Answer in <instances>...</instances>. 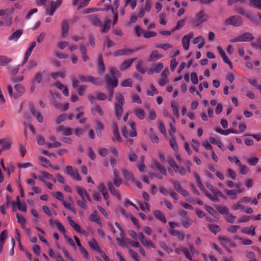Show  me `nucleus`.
Instances as JSON below:
<instances>
[{"instance_id":"1","label":"nucleus","mask_w":261,"mask_h":261,"mask_svg":"<svg viewBox=\"0 0 261 261\" xmlns=\"http://www.w3.org/2000/svg\"><path fill=\"white\" fill-rule=\"evenodd\" d=\"M128 234L134 240H137L138 238H139L142 244L146 248H155L154 243L150 240L146 238L142 232H140L137 234L134 230H129Z\"/></svg>"},{"instance_id":"2","label":"nucleus","mask_w":261,"mask_h":261,"mask_svg":"<svg viewBox=\"0 0 261 261\" xmlns=\"http://www.w3.org/2000/svg\"><path fill=\"white\" fill-rule=\"evenodd\" d=\"M208 19V15L204 11L201 10L196 14L193 23L194 26L197 27L207 21Z\"/></svg>"},{"instance_id":"3","label":"nucleus","mask_w":261,"mask_h":261,"mask_svg":"<svg viewBox=\"0 0 261 261\" xmlns=\"http://www.w3.org/2000/svg\"><path fill=\"white\" fill-rule=\"evenodd\" d=\"M226 25H232L235 27H239L242 23V18L237 15L231 16L225 20Z\"/></svg>"},{"instance_id":"4","label":"nucleus","mask_w":261,"mask_h":261,"mask_svg":"<svg viewBox=\"0 0 261 261\" xmlns=\"http://www.w3.org/2000/svg\"><path fill=\"white\" fill-rule=\"evenodd\" d=\"M79 78L82 82H91L93 84L97 85H100L102 84V82L100 79L98 78H95L91 76L82 75L80 76Z\"/></svg>"},{"instance_id":"5","label":"nucleus","mask_w":261,"mask_h":261,"mask_svg":"<svg viewBox=\"0 0 261 261\" xmlns=\"http://www.w3.org/2000/svg\"><path fill=\"white\" fill-rule=\"evenodd\" d=\"M67 173L72 177V178L76 180H82V177L80 175L78 170L74 169L72 166H67L66 168Z\"/></svg>"},{"instance_id":"6","label":"nucleus","mask_w":261,"mask_h":261,"mask_svg":"<svg viewBox=\"0 0 261 261\" xmlns=\"http://www.w3.org/2000/svg\"><path fill=\"white\" fill-rule=\"evenodd\" d=\"M75 189L76 192L80 196L82 199H87L89 202L92 201V199L89 194L85 189L80 186L76 187Z\"/></svg>"},{"instance_id":"7","label":"nucleus","mask_w":261,"mask_h":261,"mask_svg":"<svg viewBox=\"0 0 261 261\" xmlns=\"http://www.w3.org/2000/svg\"><path fill=\"white\" fill-rule=\"evenodd\" d=\"M217 50L220 54L223 62L228 65L229 67L232 69V64L231 61L229 60L228 57L226 55L225 51L223 50L222 47L220 46H218L217 47Z\"/></svg>"},{"instance_id":"8","label":"nucleus","mask_w":261,"mask_h":261,"mask_svg":"<svg viewBox=\"0 0 261 261\" xmlns=\"http://www.w3.org/2000/svg\"><path fill=\"white\" fill-rule=\"evenodd\" d=\"M194 36V33L193 32H190L182 37L181 40L183 48L186 50H188L189 49L190 39L192 38Z\"/></svg>"},{"instance_id":"9","label":"nucleus","mask_w":261,"mask_h":261,"mask_svg":"<svg viewBox=\"0 0 261 261\" xmlns=\"http://www.w3.org/2000/svg\"><path fill=\"white\" fill-rule=\"evenodd\" d=\"M56 131L63 136H68L72 135L73 129L63 125H60L56 128Z\"/></svg>"},{"instance_id":"10","label":"nucleus","mask_w":261,"mask_h":261,"mask_svg":"<svg viewBox=\"0 0 261 261\" xmlns=\"http://www.w3.org/2000/svg\"><path fill=\"white\" fill-rule=\"evenodd\" d=\"M38 178L43 183H46V182H47V180H52L55 182L56 181V179L54 178L53 176L46 172H41L40 175L38 176Z\"/></svg>"},{"instance_id":"11","label":"nucleus","mask_w":261,"mask_h":261,"mask_svg":"<svg viewBox=\"0 0 261 261\" xmlns=\"http://www.w3.org/2000/svg\"><path fill=\"white\" fill-rule=\"evenodd\" d=\"M61 3L62 0L51 1L50 4V9L47 11V14L50 16L53 15L57 9L61 5Z\"/></svg>"},{"instance_id":"12","label":"nucleus","mask_w":261,"mask_h":261,"mask_svg":"<svg viewBox=\"0 0 261 261\" xmlns=\"http://www.w3.org/2000/svg\"><path fill=\"white\" fill-rule=\"evenodd\" d=\"M105 80L108 86L112 88H115L118 85V80L114 77H111L109 75H107L105 77Z\"/></svg>"},{"instance_id":"13","label":"nucleus","mask_w":261,"mask_h":261,"mask_svg":"<svg viewBox=\"0 0 261 261\" xmlns=\"http://www.w3.org/2000/svg\"><path fill=\"white\" fill-rule=\"evenodd\" d=\"M120 238H116L117 244L121 247L126 246L125 243H127L129 239L125 237L124 231L119 232Z\"/></svg>"},{"instance_id":"14","label":"nucleus","mask_w":261,"mask_h":261,"mask_svg":"<svg viewBox=\"0 0 261 261\" xmlns=\"http://www.w3.org/2000/svg\"><path fill=\"white\" fill-rule=\"evenodd\" d=\"M225 194L229 197L230 199L235 200L238 198V195L242 192V190L237 191V190H224Z\"/></svg>"},{"instance_id":"15","label":"nucleus","mask_w":261,"mask_h":261,"mask_svg":"<svg viewBox=\"0 0 261 261\" xmlns=\"http://www.w3.org/2000/svg\"><path fill=\"white\" fill-rule=\"evenodd\" d=\"M1 144L3 150H8L11 147L12 141L9 138H4L1 139Z\"/></svg>"},{"instance_id":"16","label":"nucleus","mask_w":261,"mask_h":261,"mask_svg":"<svg viewBox=\"0 0 261 261\" xmlns=\"http://www.w3.org/2000/svg\"><path fill=\"white\" fill-rule=\"evenodd\" d=\"M68 221L70 223L71 226L77 232L84 234L86 233L85 230H81V226L77 224L74 221H73L70 217H68L67 218Z\"/></svg>"},{"instance_id":"17","label":"nucleus","mask_w":261,"mask_h":261,"mask_svg":"<svg viewBox=\"0 0 261 261\" xmlns=\"http://www.w3.org/2000/svg\"><path fill=\"white\" fill-rule=\"evenodd\" d=\"M151 168L155 170H158L162 174H166L167 173L166 168L154 160L152 161Z\"/></svg>"},{"instance_id":"18","label":"nucleus","mask_w":261,"mask_h":261,"mask_svg":"<svg viewBox=\"0 0 261 261\" xmlns=\"http://www.w3.org/2000/svg\"><path fill=\"white\" fill-rule=\"evenodd\" d=\"M55 86L59 90L62 91L63 94L65 96H69V90L67 86L63 85L60 82H56Z\"/></svg>"},{"instance_id":"19","label":"nucleus","mask_w":261,"mask_h":261,"mask_svg":"<svg viewBox=\"0 0 261 261\" xmlns=\"http://www.w3.org/2000/svg\"><path fill=\"white\" fill-rule=\"evenodd\" d=\"M14 89L16 91L14 93L13 97L15 98H18L21 96L25 91V89L20 84H16L14 87Z\"/></svg>"},{"instance_id":"20","label":"nucleus","mask_w":261,"mask_h":261,"mask_svg":"<svg viewBox=\"0 0 261 261\" xmlns=\"http://www.w3.org/2000/svg\"><path fill=\"white\" fill-rule=\"evenodd\" d=\"M30 110L39 122L42 123L43 121V116L40 111L36 110L33 106L31 107Z\"/></svg>"},{"instance_id":"21","label":"nucleus","mask_w":261,"mask_h":261,"mask_svg":"<svg viewBox=\"0 0 261 261\" xmlns=\"http://www.w3.org/2000/svg\"><path fill=\"white\" fill-rule=\"evenodd\" d=\"M163 56H164L163 55L159 54L158 51L153 50L151 53L150 55H149L148 61L149 62H155L158 60L163 57Z\"/></svg>"},{"instance_id":"22","label":"nucleus","mask_w":261,"mask_h":261,"mask_svg":"<svg viewBox=\"0 0 261 261\" xmlns=\"http://www.w3.org/2000/svg\"><path fill=\"white\" fill-rule=\"evenodd\" d=\"M97 188L102 193L105 200L109 199V195L108 191L103 183H100Z\"/></svg>"},{"instance_id":"23","label":"nucleus","mask_w":261,"mask_h":261,"mask_svg":"<svg viewBox=\"0 0 261 261\" xmlns=\"http://www.w3.org/2000/svg\"><path fill=\"white\" fill-rule=\"evenodd\" d=\"M49 222L51 225H56L57 227L61 232L64 233V235L66 234V231L63 225L59 221L57 220H54L53 219H50L49 220Z\"/></svg>"},{"instance_id":"24","label":"nucleus","mask_w":261,"mask_h":261,"mask_svg":"<svg viewBox=\"0 0 261 261\" xmlns=\"http://www.w3.org/2000/svg\"><path fill=\"white\" fill-rule=\"evenodd\" d=\"M219 241H220L221 244L226 247L227 248V250L229 252H231V251L229 249H228V246L229 245V244L230 243V241H231V239L230 238H229L228 237H225V236H221L220 237Z\"/></svg>"},{"instance_id":"25","label":"nucleus","mask_w":261,"mask_h":261,"mask_svg":"<svg viewBox=\"0 0 261 261\" xmlns=\"http://www.w3.org/2000/svg\"><path fill=\"white\" fill-rule=\"evenodd\" d=\"M135 50L130 49H119L114 53L113 56L117 57L125 55H130L134 53Z\"/></svg>"},{"instance_id":"26","label":"nucleus","mask_w":261,"mask_h":261,"mask_svg":"<svg viewBox=\"0 0 261 261\" xmlns=\"http://www.w3.org/2000/svg\"><path fill=\"white\" fill-rule=\"evenodd\" d=\"M69 30V23L67 20L63 21L62 23V36L65 38L68 35Z\"/></svg>"},{"instance_id":"27","label":"nucleus","mask_w":261,"mask_h":261,"mask_svg":"<svg viewBox=\"0 0 261 261\" xmlns=\"http://www.w3.org/2000/svg\"><path fill=\"white\" fill-rule=\"evenodd\" d=\"M89 20L92 24L97 27H102L100 18L97 16L92 15L90 16Z\"/></svg>"},{"instance_id":"28","label":"nucleus","mask_w":261,"mask_h":261,"mask_svg":"<svg viewBox=\"0 0 261 261\" xmlns=\"http://www.w3.org/2000/svg\"><path fill=\"white\" fill-rule=\"evenodd\" d=\"M23 33L22 29H18L14 32L9 37V40L10 41H17Z\"/></svg>"},{"instance_id":"29","label":"nucleus","mask_w":261,"mask_h":261,"mask_svg":"<svg viewBox=\"0 0 261 261\" xmlns=\"http://www.w3.org/2000/svg\"><path fill=\"white\" fill-rule=\"evenodd\" d=\"M215 130L217 133H218L220 134L221 135H224V136H227L230 133L236 134H237L239 133V132L237 130L231 129H228L227 130H223V129H221L220 128H216Z\"/></svg>"},{"instance_id":"30","label":"nucleus","mask_w":261,"mask_h":261,"mask_svg":"<svg viewBox=\"0 0 261 261\" xmlns=\"http://www.w3.org/2000/svg\"><path fill=\"white\" fill-rule=\"evenodd\" d=\"M133 112L136 117L141 120H143L145 118V113L142 109L136 108L133 110Z\"/></svg>"},{"instance_id":"31","label":"nucleus","mask_w":261,"mask_h":261,"mask_svg":"<svg viewBox=\"0 0 261 261\" xmlns=\"http://www.w3.org/2000/svg\"><path fill=\"white\" fill-rule=\"evenodd\" d=\"M242 42H248L252 40L254 37L252 34L250 33H245L240 35Z\"/></svg>"},{"instance_id":"32","label":"nucleus","mask_w":261,"mask_h":261,"mask_svg":"<svg viewBox=\"0 0 261 261\" xmlns=\"http://www.w3.org/2000/svg\"><path fill=\"white\" fill-rule=\"evenodd\" d=\"M134 59H130L124 61L120 65L119 68L121 71H124L128 69L132 64Z\"/></svg>"},{"instance_id":"33","label":"nucleus","mask_w":261,"mask_h":261,"mask_svg":"<svg viewBox=\"0 0 261 261\" xmlns=\"http://www.w3.org/2000/svg\"><path fill=\"white\" fill-rule=\"evenodd\" d=\"M113 128L114 134L113 140L114 141H121V139L119 134L118 126L116 123H113Z\"/></svg>"},{"instance_id":"34","label":"nucleus","mask_w":261,"mask_h":261,"mask_svg":"<svg viewBox=\"0 0 261 261\" xmlns=\"http://www.w3.org/2000/svg\"><path fill=\"white\" fill-rule=\"evenodd\" d=\"M154 217L160 221L166 223V219L165 215L160 211L156 210L153 213Z\"/></svg>"},{"instance_id":"35","label":"nucleus","mask_w":261,"mask_h":261,"mask_svg":"<svg viewBox=\"0 0 261 261\" xmlns=\"http://www.w3.org/2000/svg\"><path fill=\"white\" fill-rule=\"evenodd\" d=\"M230 207L233 211L240 210L242 212H243L245 209V206L242 204V202L240 200L238 201L237 202L233 203L230 206Z\"/></svg>"},{"instance_id":"36","label":"nucleus","mask_w":261,"mask_h":261,"mask_svg":"<svg viewBox=\"0 0 261 261\" xmlns=\"http://www.w3.org/2000/svg\"><path fill=\"white\" fill-rule=\"evenodd\" d=\"M170 234L176 236L180 241H183L185 239V234L177 230H171L169 231Z\"/></svg>"},{"instance_id":"37","label":"nucleus","mask_w":261,"mask_h":261,"mask_svg":"<svg viewBox=\"0 0 261 261\" xmlns=\"http://www.w3.org/2000/svg\"><path fill=\"white\" fill-rule=\"evenodd\" d=\"M241 231L243 233L250 234L252 236L255 235V227L251 226L250 227H245L242 229Z\"/></svg>"},{"instance_id":"38","label":"nucleus","mask_w":261,"mask_h":261,"mask_svg":"<svg viewBox=\"0 0 261 261\" xmlns=\"http://www.w3.org/2000/svg\"><path fill=\"white\" fill-rule=\"evenodd\" d=\"M89 219L91 221L94 222L97 224L101 225L100 218L96 211H95L92 214L90 215Z\"/></svg>"},{"instance_id":"39","label":"nucleus","mask_w":261,"mask_h":261,"mask_svg":"<svg viewBox=\"0 0 261 261\" xmlns=\"http://www.w3.org/2000/svg\"><path fill=\"white\" fill-rule=\"evenodd\" d=\"M11 61V59L7 56L0 55V66H7Z\"/></svg>"},{"instance_id":"40","label":"nucleus","mask_w":261,"mask_h":261,"mask_svg":"<svg viewBox=\"0 0 261 261\" xmlns=\"http://www.w3.org/2000/svg\"><path fill=\"white\" fill-rule=\"evenodd\" d=\"M95 129L97 136H100L101 131L104 129V125L100 121H96L95 124Z\"/></svg>"},{"instance_id":"41","label":"nucleus","mask_w":261,"mask_h":261,"mask_svg":"<svg viewBox=\"0 0 261 261\" xmlns=\"http://www.w3.org/2000/svg\"><path fill=\"white\" fill-rule=\"evenodd\" d=\"M171 108L172 109V111L174 115L176 117L178 118L179 117V112H178V103L175 101H172L171 103Z\"/></svg>"},{"instance_id":"42","label":"nucleus","mask_w":261,"mask_h":261,"mask_svg":"<svg viewBox=\"0 0 261 261\" xmlns=\"http://www.w3.org/2000/svg\"><path fill=\"white\" fill-rule=\"evenodd\" d=\"M128 124L130 126V127L132 129V131L130 133V137H136L137 135V132H136V124L133 121H129L128 122Z\"/></svg>"},{"instance_id":"43","label":"nucleus","mask_w":261,"mask_h":261,"mask_svg":"<svg viewBox=\"0 0 261 261\" xmlns=\"http://www.w3.org/2000/svg\"><path fill=\"white\" fill-rule=\"evenodd\" d=\"M210 141L211 143L217 145L220 149L222 150H224V146L222 142L218 139H217L214 137H211L210 138Z\"/></svg>"},{"instance_id":"44","label":"nucleus","mask_w":261,"mask_h":261,"mask_svg":"<svg viewBox=\"0 0 261 261\" xmlns=\"http://www.w3.org/2000/svg\"><path fill=\"white\" fill-rule=\"evenodd\" d=\"M66 75V71L65 70H61L60 72H54L51 74V77L55 79H57L59 77L64 79Z\"/></svg>"},{"instance_id":"45","label":"nucleus","mask_w":261,"mask_h":261,"mask_svg":"<svg viewBox=\"0 0 261 261\" xmlns=\"http://www.w3.org/2000/svg\"><path fill=\"white\" fill-rule=\"evenodd\" d=\"M89 246L93 250H96L98 252L101 251L100 248L98 245V244L96 240L94 239H92L88 242Z\"/></svg>"},{"instance_id":"46","label":"nucleus","mask_w":261,"mask_h":261,"mask_svg":"<svg viewBox=\"0 0 261 261\" xmlns=\"http://www.w3.org/2000/svg\"><path fill=\"white\" fill-rule=\"evenodd\" d=\"M159 23L165 25L167 23V15L165 13H161L159 15Z\"/></svg>"},{"instance_id":"47","label":"nucleus","mask_w":261,"mask_h":261,"mask_svg":"<svg viewBox=\"0 0 261 261\" xmlns=\"http://www.w3.org/2000/svg\"><path fill=\"white\" fill-rule=\"evenodd\" d=\"M115 112L116 117L120 119L122 114L123 113V108L121 105H115Z\"/></svg>"},{"instance_id":"48","label":"nucleus","mask_w":261,"mask_h":261,"mask_svg":"<svg viewBox=\"0 0 261 261\" xmlns=\"http://www.w3.org/2000/svg\"><path fill=\"white\" fill-rule=\"evenodd\" d=\"M122 172L123 174V176L126 180L131 181L133 182L135 181V178H134L133 175L130 173H129L128 171H127L125 169H123L122 170Z\"/></svg>"},{"instance_id":"49","label":"nucleus","mask_w":261,"mask_h":261,"mask_svg":"<svg viewBox=\"0 0 261 261\" xmlns=\"http://www.w3.org/2000/svg\"><path fill=\"white\" fill-rule=\"evenodd\" d=\"M133 81L131 78H127L122 81L121 86L123 87H131L133 86Z\"/></svg>"},{"instance_id":"50","label":"nucleus","mask_w":261,"mask_h":261,"mask_svg":"<svg viewBox=\"0 0 261 261\" xmlns=\"http://www.w3.org/2000/svg\"><path fill=\"white\" fill-rule=\"evenodd\" d=\"M110 74L112 77L117 79L120 75V72L117 68L114 67H110L109 68Z\"/></svg>"},{"instance_id":"51","label":"nucleus","mask_w":261,"mask_h":261,"mask_svg":"<svg viewBox=\"0 0 261 261\" xmlns=\"http://www.w3.org/2000/svg\"><path fill=\"white\" fill-rule=\"evenodd\" d=\"M207 187L210 190H211L213 192V193L215 195L216 197L222 196V194L218 190L215 189L213 185L210 184H207Z\"/></svg>"},{"instance_id":"52","label":"nucleus","mask_w":261,"mask_h":261,"mask_svg":"<svg viewBox=\"0 0 261 261\" xmlns=\"http://www.w3.org/2000/svg\"><path fill=\"white\" fill-rule=\"evenodd\" d=\"M170 146L176 152L178 151V147L177 144L176 142L175 137H172L171 138V140L170 141Z\"/></svg>"},{"instance_id":"53","label":"nucleus","mask_w":261,"mask_h":261,"mask_svg":"<svg viewBox=\"0 0 261 261\" xmlns=\"http://www.w3.org/2000/svg\"><path fill=\"white\" fill-rule=\"evenodd\" d=\"M42 209L44 212L48 216H51L52 215H57V213L54 210H50L46 205H43Z\"/></svg>"},{"instance_id":"54","label":"nucleus","mask_w":261,"mask_h":261,"mask_svg":"<svg viewBox=\"0 0 261 261\" xmlns=\"http://www.w3.org/2000/svg\"><path fill=\"white\" fill-rule=\"evenodd\" d=\"M80 52L82 54V58L84 62H86L88 60L89 58L88 56L86 55L87 50L84 46H80Z\"/></svg>"},{"instance_id":"55","label":"nucleus","mask_w":261,"mask_h":261,"mask_svg":"<svg viewBox=\"0 0 261 261\" xmlns=\"http://www.w3.org/2000/svg\"><path fill=\"white\" fill-rule=\"evenodd\" d=\"M13 16H9L6 19L5 22L0 20V27L3 25L5 23L7 26H11L12 24Z\"/></svg>"},{"instance_id":"56","label":"nucleus","mask_w":261,"mask_h":261,"mask_svg":"<svg viewBox=\"0 0 261 261\" xmlns=\"http://www.w3.org/2000/svg\"><path fill=\"white\" fill-rule=\"evenodd\" d=\"M139 204L142 211L145 212H150V205L148 203H142L141 202H139Z\"/></svg>"},{"instance_id":"57","label":"nucleus","mask_w":261,"mask_h":261,"mask_svg":"<svg viewBox=\"0 0 261 261\" xmlns=\"http://www.w3.org/2000/svg\"><path fill=\"white\" fill-rule=\"evenodd\" d=\"M110 19H107L105 21L104 25L101 27V31L102 33H107L110 28Z\"/></svg>"},{"instance_id":"58","label":"nucleus","mask_w":261,"mask_h":261,"mask_svg":"<svg viewBox=\"0 0 261 261\" xmlns=\"http://www.w3.org/2000/svg\"><path fill=\"white\" fill-rule=\"evenodd\" d=\"M238 166L239 167L240 172L243 174H246L249 171V168L246 165H243L241 163Z\"/></svg>"},{"instance_id":"59","label":"nucleus","mask_w":261,"mask_h":261,"mask_svg":"<svg viewBox=\"0 0 261 261\" xmlns=\"http://www.w3.org/2000/svg\"><path fill=\"white\" fill-rule=\"evenodd\" d=\"M87 199H82V200H77L76 201L77 205L84 210H86L87 208Z\"/></svg>"},{"instance_id":"60","label":"nucleus","mask_w":261,"mask_h":261,"mask_svg":"<svg viewBox=\"0 0 261 261\" xmlns=\"http://www.w3.org/2000/svg\"><path fill=\"white\" fill-rule=\"evenodd\" d=\"M84 113H77L76 115V119L79 120V123L81 124L85 123L87 118L84 117Z\"/></svg>"},{"instance_id":"61","label":"nucleus","mask_w":261,"mask_h":261,"mask_svg":"<svg viewBox=\"0 0 261 261\" xmlns=\"http://www.w3.org/2000/svg\"><path fill=\"white\" fill-rule=\"evenodd\" d=\"M92 112L94 115L98 114L101 116L103 115V111L99 106H96L92 108Z\"/></svg>"},{"instance_id":"62","label":"nucleus","mask_w":261,"mask_h":261,"mask_svg":"<svg viewBox=\"0 0 261 261\" xmlns=\"http://www.w3.org/2000/svg\"><path fill=\"white\" fill-rule=\"evenodd\" d=\"M124 103V99L123 96L121 94H118L116 96V103L115 105L123 106Z\"/></svg>"},{"instance_id":"63","label":"nucleus","mask_w":261,"mask_h":261,"mask_svg":"<svg viewBox=\"0 0 261 261\" xmlns=\"http://www.w3.org/2000/svg\"><path fill=\"white\" fill-rule=\"evenodd\" d=\"M250 5L261 9V0H250Z\"/></svg>"},{"instance_id":"64","label":"nucleus","mask_w":261,"mask_h":261,"mask_svg":"<svg viewBox=\"0 0 261 261\" xmlns=\"http://www.w3.org/2000/svg\"><path fill=\"white\" fill-rule=\"evenodd\" d=\"M251 45L254 48L259 47L261 49V37H258L256 41L252 42Z\"/></svg>"}]
</instances>
